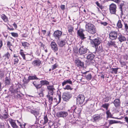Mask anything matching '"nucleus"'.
Here are the masks:
<instances>
[{
	"label": "nucleus",
	"instance_id": "f257e3e1",
	"mask_svg": "<svg viewBox=\"0 0 128 128\" xmlns=\"http://www.w3.org/2000/svg\"><path fill=\"white\" fill-rule=\"evenodd\" d=\"M86 30L89 33L93 34L96 32V26L93 24L88 23L86 25Z\"/></svg>",
	"mask_w": 128,
	"mask_h": 128
},
{
	"label": "nucleus",
	"instance_id": "774afa93",
	"mask_svg": "<svg viewBox=\"0 0 128 128\" xmlns=\"http://www.w3.org/2000/svg\"><path fill=\"white\" fill-rule=\"evenodd\" d=\"M124 58L126 60H128L126 62H128V54L124 56Z\"/></svg>",
	"mask_w": 128,
	"mask_h": 128
},
{
	"label": "nucleus",
	"instance_id": "7ed1b4c3",
	"mask_svg": "<svg viewBox=\"0 0 128 128\" xmlns=\"http://www.w3.org/2000/svg\"><path fill=\"white\" fill-rule=\"evenodd\" d=\"M75 117L74 114L71 112L70 114L65 118L66 121L67 122L70 123L72 124H75L76 123Z\"/></svg>",
	"mask_w": 128,
	"mask_h": 128
},
{
	"label": "nucleus",
	"instance_id": "13d9d810",
	"mask_svg": "<svg viewBox=\"0 0 128 128\" xmlns=\"http://www.w3.org/2000/svg\"><path fill=\"white\" fill-rule=\"evenodd\" d=\"M40 92H43L45 91V88L44 87H41L40 88Z\"/></svg>",
	"mask_w": 128,
	"mask_h": 128
},
{
	"label": "nucleus",
	"instance_id": "9b49d317",
	"mask_svg": "<svg viewBox=\"0 0 128 128\" xmlns=\"http://www.w3.org/2000/svg\"><path fill=\"white\" fill-rule=\"evenodd\" d=\"M68 115L67 112L63 111L58 112L56 114V116L58 117L66 118Z\"/></svg>",
	"mask_w": 128,
	"mask_h": 128
},
{
	"label": "nucleus",
	"instance_id": "423d86ee",
	"mask_svg": "<svg viewBox=\"0 0 128 128\" xmlns=\"http://www.w3.org/2000/svg\"><path fill=\"white\" fill-rule=\"evenodd\" d=\"M116 4L112 3L109 6L110 13L112 14H116Z\"/></svg>",
	"mask_w": 128,
	"mask_h": 128
},
{
	"label": "nucleus",
	"instance_id": "4be33fe9",
	"mask_svg": "<svg viewBox=\"0 0 128 128\" xmlns=\"http://www.w3.org/2000/svg\"><path fill=\"white\" fill-rule=\"evenodd\" d=\"M57 43L59 46L62 47L66 44L67 41L65 40H57Z\"/></svg>",
	"mask_w": 128,
	"mask_h": 128
},
{
	"label": "nucleus",
	"instance_id": "4468645a",
	"mask_svg": "<svg viewBox=\"0 0 128 128\" xmlns=\"http://www.w3.org/2000/svg\"><path fill=\"white\" fill-rule=\"evenodd\" d=\"M84 30L82 29H80L78 30L77 32V34L82 40H84L86 38L84 37V34L83 33Z\"/></svg>",
	"mask_w": 128,
	"mask_h": 128
},
{
	"label": "nucleus",
	"instance_id": "e2e57ef3",
	"mask_svg": "<svg viewBox=\"0 0 128 128\" xmlns=\"http://www.w3.org/2000/svg\"><path fill=\"white\" fill-rule=\"evenodd\" d=\"M10 91L12 92H13V87L12 86H10V88H9Z\"/></svg>",
	"mask_w": 128,
	"mask_h": 128
},
{
	"label": "nucleus",
	"instance_id": "338daca9",
	"mask_svg": "<svg viewBox=\"0 0 128 128\" xmlns=\"http://www.w3.org/2000/svg\"><path fill=\"white\" fill-rule=\"evenodd\" d=\"M30 80H29L28 79V78L27 80H26L24 82V83L25 84H27L29 82Z\"/></svg>",
	"mask_w": 128,
	"mask_h": 128
},
{
	"label": "nucleus",
	"instance_id": "79ce46f5",
	"mask_svg": "<svg viewBox=\"0 0 128 128\" xmlns=\"http://www.w3.org/2000/svg\"><path fill=\"white\" fill-rule=\"evenodd\" d=\"M119 69L118 68H112L111 69L112 70V72H111L112 74H116L118 72V70Z\"/></svg>",
	"mask_w": 128,
	"mask_h": 128
},
{
	"label": "nucleus",
	"instance_id": "a19ab883",
	"mask_svg": "<svg viewBox=\"0 0 128 128\" xmlns=\"http://www.w3.org/2000/svg\"><path fill=\"white\" fill-rule=\"evenodd\" d=\"M1 18L5 22H7L8 20V18L4 14H2Z\"/></svg>",
	"mask_w": 128,
	"mask_h": 128
},
{
	"label": "nucleus",
	"instance_id": "a211bd4d",
	"mask_svg": "<svg viewBox=\"0 0 128 128\" xmlns=\"http://www.w3.org/2000/svg\"><path fill=\"white\" fill-rule=\"evenodd\" d=\"M50 45L52 49L53 50L54 52H56L58 50V46L55 42H51Z\"/></svg>",
	"mask_w": 128,
	"mask_h": 128
},
{
	"label": "nucleus",
	"instance_id": "0e129e2a",
	"mask_svg": "<svg viewBox=\"0 0 128 128\" xmlns=\"http://www.w3.org/2000/svg\"><path fill=\"white\" fill-rule=\"evenodd\" d=\"M58 97L59 101H58V102L57 103L58 104H59V103H60V102L61 99V97L60 95H58Z\"/></svg>",
	"mask_w": 128,
	"mask_h": 128
},
{
	"label": "nucleus",
	"instance_id": "680f3d73",
	"mask_svg": "<svg viewBox=\"0 0 128 128\" xmlns=\"http://www.w3.org/2000/svg\"><path fill=\"white\" fill-rule=\"evenodd\" d=\"M101 24L103 25L104 26H107L108 24V23L106 22H101Z\"/></svg>",
	"mask_w": 128,
	"mask_h": 128
},
{
	"label": "nucleus",
	"instance_id": "1a4fd4ad",
	"mask_svg": "<svg viewBox=\"0 0 128 128\" xmlns=\"http://www.w3.org/2000/svg\"><path fill=\"white\" fill-rule=\"evenodd\" d=\"M85 97L82 94H79L78 96L76 98L77 102L79 104H82L84 102Z\"/></svg>",
	"mask_w": 128,
	"mask_h": 128
},
{
	"label": "nucleus",
	"instance_id": "20e7f679",
	"mask_svg": "<svg viewBox=\"0 0 128 128\" xmlns=\"http://www.w3.org/2000/svg\"><path fill=\"white\" fill-rule=\"evenodd\" d=\"M80 46V48L79 49V52L80 55H82L86 54L87 52H88L89 50L86 48L84 47L83 46H80V44H78L76 46V47H77L78 49V48Z\"/></svg>",
	"mask_w": 128,
	"mask_h": 128
},
{
	"label": "nucleus",
	"instance_id": "f704fd0d",
	"mask_svg": "<svg viewBox=\"0 0 128 128\" xmlns=\"http://www.w3.org/2000/svg\"><path fill=\"white\" fill-rule=\"evenodd\" d=\"M10 122L13 128H18V126L14 120H12L10 121Z\"/></svg>",
	"mask_w": 128,
	"mask_h": 128
},
{
	"label": "nucleus",
	"instance_id": "412c9836",
	"mask_svg": "<svg viewBox=\"0 0 128 128\" xmlns=\"http://www.w3.org/2000/svg\"><path fill=\"white\" fill-rule=\"evenodd\" d=\"M118 39L119 41L120 42H122L126 40V38L124 35L120 33L118 34Z\"/></svg>",
	"mask_w": 128,
	"mask_h": 128
},
{
	"label": "nucleus",
	"instance_id": "393cba45",
	"mask_svg": "<svg viewBox=\"0 0 128 128\" xmlns=\"http://www.w3.org/2000/svg\"><path fill=\"white\" fill-rule=\"evenodd\" d=\"M43 120H41L40 122V124L42 125H44L47 124L48 122V120L47 116H44L43 118Z\"/></svg>",
	"mask_w": 128,
	"mask_h": 128
},
{
	"label": "nucleus",
	"instance_id": "052dcab7",
	"mask_svg": "<svg viewBox=\"0 0 128 128\" xmlns=\"http://www.w3.org/2000/svg\"><path fill=\"white\" fill-rule=\"evenodd\" d=\"M57 67V66L56 65V64H54V65H53L52 66V70H54Z\"/></svg>",
	"mask_w": 128,
	"mask_h": 128
},
{
	"label": "nucleus",
	"instance_id": "37998d69",
	"mask_svg": "<svg viewBox=\"0 0 128 128\" xmlns=\"http://www.w3.org/2000/svg\"><path fill=\"white\" fill-rule=\"evenodd\" d=\"M96 4L97 6H98L102 11H103V10L104 8V6H102L101 4L99 3L98 2H96Z\"/></svg>",
	"mask_w": 128,
	"mask_h": 128
},
{
	"label": "nucleus",
	"instance_id": "b1692460",
	"mask_svg": "<svg viewBox=\"0 0 128 128\" xmlns=\"http://www.w3.org/2000/svg\"><path fill=\"white\" fill-rule=\"evenodd\" d=\"M115 107L116 108L118 107L120 105V102L119 98L115 100L113 102Z\"/></svg>",
	"mask_w": 128,
	"mask_h": 128
},
{
	"label": "nucleus",
	"instance_id": "2f4dec72",
	"mask_svg": "<svg viewBox=\"0 0 128 128\" xmlns=\"http://www.w3.org/2000/svg\"><path fill=\"white\" fill-rule=\"evenodd\" d=\"M74 28L72 25H69L68 26L67 28L68 32L70 34H72V32H74Z\"/></svg>",
	"mask_w": 128,
	"mask_h": 128
},
{
	"label": "nucleus",
	"instance_id": "4c0bfd02",
	"mask_svg": "<svg viewBox=\"0 0 128 128\" xmlns=\"http://www.w3.org/2000/svg\"><path fill=\"white\" fill-rule=\"evenodd\" d=\"M28 79L30 80H38V78L36 76V75L34 74L33 76H28Z\"/></svg>",
	"mask_w": 128,
	"mask_h": 128
},
{
	"label": "nucleus",
	"instance_id": "a18cd8bd",
	"mask_svg": "<svg viewBox=\"0 0 128 128\" xmlns=\"http://www.w3.org/2000/svg\"><path fill=\"white\" fill-rule=\"evenodd\" d=\"M110 104L108 103H106L102 105V107L104 108H106V110L108 109V107Z\"/></svg>",
	"mask_w": 128,
	"mask_h": 128
},
{
	"label": "nucleus",
	"instance_id": "6e6552de",
	"mask_svg": "<svg viewBox=\"0 0 128 128\" xmlns=\"http://www.w3.org/2000/svg\"><path fill=\"white\" fill-rule=\"evenodd\" d=\"M72 97V95L69 92H64L62 96V98L64 100L68 101Z\"/></svg>",
	"mask_w": 128,
	"mask_h": 128
},
{
	"label": "nucleus",
	"instance_id": "58836bf2",
	"mask_svg": "<svg viewBox=\"0 0 128 128\" xmlns=\"http://www.w3.org/2000/svg\"><path fill=\"white\" fill-rule=\"evenodd\" d=\"M103 51V49L102 46H99L98 48H97L96 50V52L98 54H100Z\"/></svg>",
	"mask_w": 128,
	"mask_h": 128
},
{
	"label": "nucleus",
	"instance_id": "9d476101",
	"mask_svg": "<svg viewBox=\"0 0 128 128\" xmlns=\"http://www.w3.org/2000/svg\"><path fill=\"white\" fill-rule=\"evenodd\" d=\"M109 35L110 38V40H116L117 38V32L116 31H112L110 33Z\"/></svg>",
	"mask_w": 128,
	"mask_h": 128
},
{
	"label": "nucleus",
	"instance_id": "39448f33",
	"mask_svg": "<svg viewBox=\"0 0 128 128\" xmlns=\"http://www.w3.org/2000/svg\"><path fill=\"white\" fill-rule=\"evenodd\" d=\"M81 110L80 108L77 107L75 108V106L72 107L70 110H68L69 112L72 113L73 114L74 113V112H75L78 116L81 114Z\"/></svg>",
	"mask_w": 128,
	"mask_h": 128
},
{
	"label": "nucleus",
	"instance_id": "ea45409f",
	"mask_svg": "<svg viewBox=\"0 0 128 128\" xmlns=\"http://www.w3.org/2000/svg\"><path fill=\"white\" fill-rule=\"evenodd\" d=\"M117 26L118 28H122V25L121 23V21L119 20L117 24Z\"/></svg>",
	"mask_w": 128,
	"mask_h": 128
},
{
	"label": "nucleus",
	"instance_id": "5fc2aeb1",
	"mask_svg": "<svg viewBox=\"0 0 128 128\" xmlns=\"http://www.w3.org/2000/svg\"><path fill=\"white\" fill-rule=\"evenodd\" d=\"M5 126L4 122H0V128H4Z\"/></svg>",
	"mask_w": 128,
	"mask_h": 128
},
{
	"label": "nucleus",
	"instance_id": "864d4df0",
	"mask_svg": "<svg viewBox=\"0 0 128 128\" xmlns=\"http://www.w3.org/2000/svg\"><path fill=\"white\" fill-rule=\"evenodd\" d=\"M11 34L12 36L14 37H18V34L16 33L12 32Z\"/></svg>",
	"mask_w": 128,
	"mask_h": 128
},
{
	"label": "nucleus",
	"instance_id": "8fccbe9b",
	"mask_svg": "<svg viewBox=\"0 0 128 128\" xmlns=\"http://www.w3.org/2000/svg\"><path fill=\"white\" fill-rule=\"evenodd\" d=\"M111 98L110 97L108 96H106L104 99V102H108L109 100Z\"/></svg>",
	"mask_w": 128,
	"mask_h": 128
},
{
	"label": "nucleus",
	"instance_id": "aec40b11",
	"mask_svg": "<svg viewBox=\"0 0 128 128\" xmlns=\"http://www.w3.org/2000/svg\"><path fill=\"white\" fill-rule=\"evenodd\" d=\"M41 64V61L39 59H38L34 60L32 64L35 67H38Z\"/></svg>",
	"mask_w": 128,
	"mask_h": 128
},
{
	"label": "nucleus",
	"instance_id": "09e8293b",
	"mask_svg": "<svg viewBox=\"0 0 128 128\" xmlns=\"http://www.w3.org/2000/svg\"><path fill=\"white\" fill-rule=\"evenodd\" d=\"M20 54L22 56L23 59L26 60L25 54L24 53V52H20Z\"/></svg>",
	"mask_w": 128,
	"mask_h": 128
},
{
	"label": "nucleus",
	"instance_id": "cd10ccee",
	"mask_svg": "<svg viewBox=\"0 0 128 128\" xmlns=\"http://www.w3.org/2000/svg\"><path fill=\"white\" fill-rule=\"evenodd\" d=\"M72 82L70 80V79H68V80H64V82L62 83V86H64V85L67 84H72Z\"/></svg>",
	"mask_w": 128,
	"mask_h": 128
},
{
	"label": "nucleus",
	"instance_id": "69168bd1",
	"mask_svg": "<svg viewBox=\"0 0 128 128\" xmlns=\"http://www.w3.org/2000/svg\"><path fill=\"white\" fill-rule=\"evenodd\" d=\"M42 32V33L43 35H44L46 34V30H41Z\"/></svg>",
	"mask_w": 128,
	"mask_h": 128
},
{
	"label": "nucleus",
	"instance_id": "6e6d98bb",
	"mask_svg": "<svg viewBox=\"0 0 128 128\" xmlns=\"http://www.w3.org/2000/svg\"><path fill=\"white\" fill-rule=\"evenodd\" d=\"M19 61L18 59L17 58H15L14 59V64H16Z\"/></svg>",
	"mask_w": 128,
	"mask_h": 128
},
{
	"label": "nucleus",
	"instance_id": "c9c22d12",
	"mask_svg": "<svg viewBox=\"0 0 128 128\" xmlns=\"http://www.w3.org/2000/svg\"><path fill=\"white\" fill-rule=\"evenodd\" d=\"M87 72H84V74H86L85 75V77L86 78V79L88 80H90L92 78V76L91 74H86Z\"/></svg>",
	"mask_w": 128,
	"mask_h": 128
},
{
	"label": "nucleus",
	"instance_id": "49530a36",
	"mask_svg": "<svg viewBox=\"0 0 128 128\" xmlns=\"http://www.w3.org/2000/svg\"><path fill=\"white\" fill-rule=\"evenodd\" d=\"M5 71L4 70H0V78L4 77Z\"/></svg>",
	"mask_w": 128,
	"mask_h": 128
},
{
	"label": "nucleus",
	"instance_id": "4d7b16f0",
	"mask_svg": "<svg viewBox=\"0 0 128 128\" xmlns=\"http://www.w3.org/2000/svg\"><path fill=\"white\" fill-rule=\"evenodd\" d=\"M7 45L8 47V48L11 47V46H12V45L11 44V42H10L9 41H8L7 42Z\"/></svg>",
	"mask_w": 128,
	"mask_h": 128
},
{
	"label": "nucleus",
	"instance_id": "bf43d9fd",
	"mask_svg": "<svg viewBox=\"0 0 128 128\" xmlns=\"http://www.w3.org/2000/svg\"><path fill=\"white\" fill-rule=\"evenodd\" d=\"M124 121L127 123L128 124V117L126 116L124 117Z\"/></svg>",
	"mask_w": 128,
	"mask_h": 128
},
{
	"label": "nucleus",
	"instance_id": "3c124183",
	"mask_svg": "<svg viewBox=\"0 0 128 128\" xmlns=\"http://www.w3.org/2000/svg\"><path fill=\"white\" fill-rule=\"evenodd\" d=\"M124 28L125 30L127 32H128V24L125 22L124 23Z\"/></svg>",
	"mask_w": 128,
	"mask_h": 128
},
{
	"label": "nucleus",
	"instance_id": "f03ea898",
	"mask_svg": "<svg viewBox=\"0 0 128 128\" xmlns=\"http://www.w3.org/2000/svg\"><path fill=\"white\" fill-rule=\"evenodd\" d=\"M117 2H115L118 4V6L119 9L121 11L120 15L122 16L123 15V13L126 9V5L124 4V2L120 0H117Z\"/></svg>",
	"mask_w": 128,
	"mask_h": 128
},
{
	"label": "nucleus",
	"instance_id": "72a5a7b5",
	"mask_svg": "<svg viewBox=\"0 0 128 128\" xmlns=\"http://www.w3.org/2000/svg\"><path fill=\"white\" fill-rule=\"evenodd\" d=\"M53 95H50L48 94L46 96V97L48 99L49 102L50 104L52 103V102L53 100Z\"/></svg>",
	"mask_w": 128,
	"mask_h": 128
},
{
	"label": "nucleus",
	"instance_id": "603ef678",
	"mask_svg": "<svg viewBox=\"0 0 128 128\" xmlns=\"http://www.w3.org/2000/svg\"><path fill=\"white\" fill-rule=\"evenodd\" d=\"M8 115L7 114V113H6V114H3V115L2 116V117L6 119L8 117Z\"/></svg>",
	"mask_w": 128,
	"mask_h": 128
},
{
	"label": "nucleus",
	"instance_id": "c03bdc74",
	"mask_svg": "<svg viewBox=\"0 0 128 128\" xmlns=\"http://www.w3.org/2000/svg\"><path fill=\"white\" fill-rule=\"evenodd\" d=\"M10 56V54L8 52L6 54H5L4 56H3V57H5L4 60L7 59L8 60Z\"/></svg>",
	"mask_w": 128,
	"mask_h": 128
},
{
	"label": "nucleus",
	"instance_id": "7c9ffc66",
	"mask_svg": "<svg viewBox=\"0 0 128 128\" xmlns=\"http://www.w3.org/2000/svg\"><path fill=\"white\" fill-rule=\"evenodd\" d=\"M40 85L41 86V87L42 86L44 85H49L50 82L46 80H42L40 82Z\"/></svg>",
	"mask_w": 128,
	"mask_h": 128
},
{
	"label": "nucleus",
	"instance_id": "f8f14e48",
	"mask_svg": "<svg viewBox=\"0 0 128 128\" xmlns=\"http://www.w3.org/2000/svg\"><path fill=\"white\" fill-rule=\"evenodd\" d=\"M94 56H95L94 54H93L92 53L90 52L87 56V58L89 61H90V63H93L94 62Z\"/></svg>",
	"mask_w": 128,
	"mask_h": 128
},
{
	"label": "nucleus",
	"instance_id": "0eeeda50",
	"mask_svg": "<svg viewBox=\"0 0 128 128\" xmlns=\"http://www.w3.org/2000/svg\"><path fill=\"white\" fill-rule=\"evenodd\" d=\"M62 34L61 31L57 30L54 31L53 34V36L55 39L57 40H59Z\"/></svg>",
	"mask_w": 128,
	"mask_h": 128
},
{
	"label": "nucleus",
	"instance_id": "2eb2a0df",
	"mask_svg": "<svg viewBox=\"0 0 128 128\" xmlns=\"http://www.w3.org/2000/svg\"><path fill=\"white\" fill-rule=\"evenodd\" d=\"M117 42L114 41H110L109 42H108L107 44V46L109 48H111L112 46L114 47L118 48V46L116 44Z\"/></svg>",
	"mask_w": 128,
	"mask_h": 128
},
{
	"label": "nucleus",
	"instance_id": "de8ad7c7",
	"mask_svg": "<svg viewBox=\"0 0 128 128\" xmlns=\"http://www.w3.org/2000/svg\"><path fill=\"white\" fill-rule=\"evenodd\" d=\"M64 90H72L73 88H71L70 86L68 85H67L64 88Z\"/></svg>",
	"mask_w": 128,
	"mask_h": 128
},
{
	"label": "nucleus",
	"instance_id": "e433bc0d",
	"mask_svg": "<svg viewBox=\"0 0 128 128\" xmlns=\"http://www.w3.org/2000/svg\"><path fill=\"white\" fill-rule=\"evenodd\" d=\"M106 114L107 116V118H116L112 116V115L110 112L109 110H107L106 112Z\"/></svg>",
	"mask_w": 128,
	"mask_h": 128
},
{
	"label": "nucleus",
	"instance_id": "a878e982",
	"mask_svg": "<svg viewBox=\"0 0 128 128\" xmlns=\"http://www.w3.org/2000/svg\"><path fill=\"white\" fill-rule=\"evenodd\" d=\"M30 112L35 116L36 120H37L38 119L37 116L39 114V111L38 110H31L30 111Z\"/></svg>",
	"mask_w": 128,
	"mask_h": 128
},
{
	"label": "nucleus",
	"instance_id": "ddd939ff",
	"mask_svg": "<svg viewBox=\"0 0 128 128\" xmlns=\"http://www.w3.org/2000/svg\"><path fill=\"white\" fill-rule=\"evenodd\" d=\"M47 89L48 90V94L50 95H53L54 91L55 90L53 85H50L47 86Z\"/></svg>",
	"mask_w": 128,
	"mask_h": 128
},
{
	"label": "nucleus",
	"instance_id": "5701e85b",
	"mask_svg": "<svg viewBox=\"0 0 128 128\" xmlns=\"http://www.w3.org/2000/svg\"><path fill=\"white\" fill-rule=\"evenodd\" d=\"M32 84L37 90L40 89L41 88V86L40 85V82L39 80H36L33 81Z\"/></svg>",
	"mask_w": 128,
	"mask_h": 128
},
{
	"label": "nucleus",
	"instance_id": "6ab92c4d",
	"mask_svg": "<svg viewBox=\"0 0 128 128\" xmlns=\"http://www.w3.org/2000/svg\"><path fill=\"white\" fill-rule=\"evenodd\" d=\"M93 118V122H97L101 120L102 118V115L97 114L94 116Z\"/></svg>",
	"mask_w": 128,
	"mask_h": 128
},
{
	"label": "nucleus",
	"instance_id": "dca6fc26",
	"mask_svg": "<svg viewBox=\"0 0 128 128\" xmlns=\"http://www.w3.org/2000/svg\"><path fill=\"white\" fill-rule=\"evenodd\" d=\"M93 43L95 46L96 48L102 42L100 39L99 38H97L92 40Z\"/></svg>",
	"mask_w": 128,
	"mask_h": 128
},
{
	"label": "nucleus",
	"instance_id": "bb28decb",
	"mask_svg": "<svg viewBox=\"0 0 128 128\" xmlns=\"http://www.w3.org/2000/svg\"><path fill=\"white\" fill-rule=\"evenodd\" d=\"M108 121L109 124L108 125V127H109L110 125L114 124H116L119 122H120L121 124L122 123L120 121H118L114 120H109Z\"/></svg>",
	"mask_w": 128,
	"mask_h": 128
},
{
	"label": "nucleus",
	"instance_id": "473e14b6",
	"mask_svg": "<svg viewBox=\"0 0 128 128\" xmlns=\"http://www.w3.org/2000/svg\"><path fill=\"white\" fill-rule=\"evenodd\" d=\"M21 43L22 44V46L24 48L26 49H28L30 46V44L27 42H21Z\"/></svg>",
	"mask_w": 128,
	"mask_h": 128
},
{
	"label": "nucleus",
	"instance_id": "f3484780",
	"mask_svg": "<svg viewBox=\"0 0 128 128\" xmlns=\"http://www.w3.org/2000/svg\"><path fill=\"white\" fill-rule=\"evenodd\" d=\"M74 62L76 64V66L80 68L83 67L84 66V62H81L79 60H75Z\"/></svg>",
	"mask_w": 128,
	"mask_h": 128
},
{
	"label": "nucleus",
	"instance_id": "c85d7f7f",
	"mask_svg": "<svg viewBox=\"0 0 128 128\" xmlns=\"http://www.w3.org/2000/svg\"><path fill=\"white\" fill-rule=\"evenodd\" d=\"M11 79L10 78L6 76L4 80V83L6 85L9 86L11 84Z\"/></svg>",
	"mask_w": 128,
	"mask_h": 128
},
{
	"label": "nucleus",
	"instance_id": "c756f323",
	"mask_svg": "<svg viewBox=\"0 0 128 128\" xmlns=\"http://www.w3.org/2000/svg\"><path fill=\"white\" fill-rule=\"evenodd\" d=\"M120 62L122 67L124 66V68L126 69L128 68V66L127 65V64H128V62L120 60Z\"/></svg>",
	"mask_w": 128,
	"mask_h": 128
}]
</instances>
